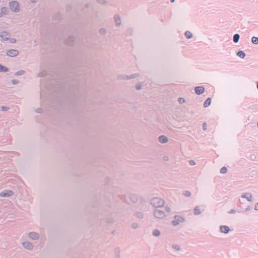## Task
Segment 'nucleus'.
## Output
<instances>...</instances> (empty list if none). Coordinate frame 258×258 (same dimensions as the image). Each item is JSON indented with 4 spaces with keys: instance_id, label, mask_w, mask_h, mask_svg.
Returning a JSON list of instances; mask_svg holds the SVG:
<instances>
[{
    "instance_id": "obj_1",
    "label": "nucleus",
    "mask_w": 258,
    "mask_h": 258,
    "mask_svg": "<svg viewBox=\"0 0 258 258\" xmlns=\"http://www.w3.org/2000/svg\"><path fill=\"white\" fill-rule=\"evenodd\" d=\"M164 204V200L159 198H153L150 200V204L156 208L162 207Z\"/></svg>"
},
{
    "instance_id": "obj_2",
    "label": "nucleus",
    "mask_w": 258,
    "mask_h": 258,
    "mask_svg": "<svg viewBox=\"0 0 258 258\" xmlns=\"http://www.w3.org/2000/svg\"><path fill=\"white\" fill-rule=\"evenodd\" d=\"M9 7L10 10L13 12H18L20 11L19 3L16 1L10 2Z\"/></svg>"
},
{
    "instance_id": "obj_3",
    "label": "nucleus",
    "mask_w": 258,
    "mask_h": 258,
    "mask_svg": "<svg viewBox=\"0 0 258 258\" xmlns=\"http://www.w3.org/2000/svg\"><path fill=\"white\" fill-rule=\"evenodd\" d=\"M184 218L181 216L176 215L174 217V220L172 221V224L174 226L178 225L180 223L184 222Z\"/></svg>"
},
{
    "instance_id": "obj_4",
    "label": "nucleus",
    "mask_w": 258,
    "mask_h": 258,
    "mask_svg": "<svg viewBox=\"0 0 258 258\" xmlns=\"http://www.w3.org/2000/svg\"><path fill=\"white\" fill-rule=\"evenodd\" d=\"M154 215L155 217L158 219H163L166 216L164 212L158 209H156L154 211Z\"/></svg>"
},
{
    "instance_id": "obj_5",
    "label": "nucleus",
    "mask_w": 258,
    "mask_h": 258,
    "mask_svg": "<svg viewBox=\"0 0 258 258\" xmlns=\"http://www.w3.org/2000/svg\"><path fill=\"white\" fill-rule=\"evenodd\" d=\"M138 76V74H134L128 76L126 75H121L118 76V79H123V80H130L132 79H134L136 78Z\"/></svg>"
},
{
    "instance_id": "obj_6",
    "label": "nucleus",
    "mask_w": 258,
    "mask_h": 258,
    "mask_svg": "<svg viewBox=\"0 0 258 258\" xmlns=\"http://www.w3.org/2000/svg\"><path fill=\"white\" fill-rule=\"evenodd\" d=\"M14 192L12 190H6L0 192L1 197H9L13 195Z\"/></svg>"
},
{
    "instance_id": "obj_7",
    "label": "nucleus",
    "mask_w": 258,
    "mask_h": 258,
    "mask_svg": "<svg viewBox=\"0 0 258 258\" xmlns=\"http://www.w3.org/2000/svg\"><path fill=\"white\" fill-rule=\"evenodd\" d=\"M19 54V51L17 49H10L7 52V55L10 57H15Z\"/></svg>"
},
{
    "instance_id": "obj_8",
    "label": "nucleus",
    "mask_w": 258,
    "mask_h": 258,
    "mask_svg": "<svg viewBox=\"0 0 258 258\" xmlns=\"http://www.w3.org/2000/svg\"><path fill=\"white\" fill-rule=\"evenodd\" d=\"M242 198L246 199L249 202H252V195L249 192H244L241 196Z\"/></svg>"
},
{
    "instance_id": "obj_9",
    "label": "nucleus",
    "mask_w": 258,
    "mask_h": 258,
    "mask_svg": "<svg viewBox=\"0 0 258 258\" xmlns=\"http://www.w3.org/2000/svg\"><path fill=\"white\" fill-rule=\"evenodd\" d=\"M195 92L198 95H201L205 91V88L203 86H197L195 88Z\"/></svg>"
},
{
    "instance_id": "obj_10",
    "label": "nucleus",
    "mask_w": 258,
    "mask_h": 258,
    "mask_svg": "<svg viewBox=\"0 0 258 258\" xmlns=\"http://www.w3.org/2000/svg\"><path fill=\"white\" fill-rule=\"evenodd\" d=\"M220 230L221 232L227 234L230 231V228L227 225H221L220 226Z\"/></svg>"
},
{
    "instance_id": "obj_11",
    "label": "nucleus",
    "mask_w": 258,
    "mask_h": 258,
    "mask_svg": "<svg viewBox=\"0 0 258 258\" xmlns=\"http://www.w3.org/2000/svg\"><path fill=\"white\" fill-rule=\"evenodd\" d=\"M9 35V34L7 32L3 31L0 34V37L3 41H7L9 40V38L8 37Z\"/></svg>"
},
{
    "instance_id": "obj_12",
    "label": "nucleus",
    "mask_w": 258,
    "mask_h": 258,
    "mask_svg": "<svg viewBox=\"0 0 258 258\" xmlns=\"http://www.w3.org/2000/svg\"><path fill=\"white\" fill-rule=\"evenodd\" d=\"M29 237L33 240H37L39 238V234L35 232H31L29 234Z\"/></svg>"
},
{
    "instance_id": "obj_13",
    "label": "nucleus",
    "mask_w": 258,
    "mask_h": 258,
    "mask_svg": "<svg viewBox=\"0 0 258 258\" xmlns=\"http://www.w3.org/2000/svg\"><path fill=\"white\" fill-rule=\"evenodd\" d=\"M75 42V38L73 36L69 37L66 41V43L69 46L73 45Z\"/></svg>"
},
{
    "instance_id": "obj_14",
    "label": "nucleus",
    "mask_w": 258,
    "mask_h": 258,
    "mask_svg": "<svg viewBox=\"0 0 258 258\" xmlns=\"http://www.w3.org/2000/svg\"><path fill=\"white\" fill-rule=\"evenodd\" d=\"M23 245L25 248L29 250L32 249L33 247V244L29 242H24L23 243Z\"/></svg>"
},
{
    "instance_id": "obj_15",
    "label": "nucleus",
    "mask_w": 258,
    "mask_h": 258,
    "mask_svg": "<svg viewBox=\"0 0 258 258\" xmlns=\"http://www.w3.org/2000/svg\"><path fill=\"white\" fill-rule=\"evenodd\" d=\"M158 140L161 143H166L168 142V138L165 136H160L158 138Z\"/></svg>"
},
{
    "instance_id": "obj_16",
    "label": "nucleus",
    "mask_w": 258,
    "mask_h": 258,
    "mask_svg": "<svg viewBox=\"0 0 258 258\" xmlns=\"http://www.w3.org/2000/svg\"><path fill=\"white\" fill-rule=\"evenodd\" d=\"M114 20L116 23V26H119L121 24V19L119 15H115L114 16Z\"/></svg>"
},
{
    "instance_id": "obj_17",
    "label": "nucleus",
    "mask_w": 258,
    "mask_h": 258,
    "mask_svg": "<svg viewBox=\"0 0 258 258\" xmlns=\"http://www.w3.org/2000/svg\"><path fill=\"white\" fill-rule=\"evenodd\" d=\"M130 198L131 201L134 203H137L138 201V198L135 195H131L130 197Z\"/></svg>"
},
{
    "instance_id": "obj_18",
    "label": "nucleus",
    "mask_w": 258,
    "mask_h": 258,
    "mask_svg": "<svg viewBox=\"0 0 258 258\" xmlns=\"http://www.w3.org/2000/svg\"><path fill=\"white\" fill-rule=\"evenodd\" d=\"M201 214L200 206H197L194 209V214L195 215H199Z\"/></svg>"
},
{
    "instance_id": "obj_19",
    "label": "nucleus",
    "mask_w": 258,
    "mask_h": 258,
    "mask_svg": "<svg viewBox=\"0 0 258 258\" xmlns=\"http://www.w3.org/2000/svg\"><path fill=\"white\" fill-rule=\"evenodd\" d=\"M172 248L174 251H181V248L180 247V245L176 244H173L172 245Z\"/></svg>"
},
{
    "instance_id": "obj_20",
    "label": "nucleus",
    "mask_w": 258,
    "mask_h": 258,
    "mask_svg": "<svg viewBox=\"0 0 258 258\" xmlns=\"http://www.w3.org/2000/svg\"><path fill=\"white\" fill-rule=\"evenodd\" d=\"M211 103V99L208 98L204 103V107H208Z\"/></svg>"
},
{
    "instance_id": "obj_21",
    "label": "nucleus",
    "mask_w": 258,
    "mask_h": 258,
    "mask_svg": "<svg viewBox=\"0 0 258 258\" xmlns=\"http://www.w3.org/2000/svg\"><path fill=\"white\" fill-rule=\"evenodd\" d=\"M240 35L238 34H235L233 35V41L234 43H237L239 40Z\"/></svg>"
},
{
    "instance_id": "obj_22",
    "label": "nucleus",
    "mask_w": 258,
    "mask_h": 258,
    "mask_svg": "<svg viewBox=\"0 0 258 258\" xmlns=\"http://www.w3.org/2000/svg\"><path fill=\"white\" fill-rule=\"evenodd\" d=\"M184 35L187 39H190L192 37V34L189 31H186Z\"/></svg>"
},
{
    "instance_id": "obj_23",
    "label": "nucleus",
    "mask_w": 258,
    "mask_h": 258,
    "mask_svg": "<svg viewBox=\"0 0 258 258\" xmlns=\"http://www.w3.org/2000/svg\"><path fill=\"white\" fill-rule=\"evenodd\" d=\"M236 55L241 58H243L245 56V53L241 50L238 51Z\"/></svg>"
},
{
    "instance_id": "obj_24",
    "label": "nucleus",
    "mask_w": 258,
    "mask_h": 258,
    "mask_svg": "<svg viewBox=\"0 0 258 258\" xmlns=\"http://www.w3.org/2000/svg\"><path fill=\"white\" fill-rule=\"evenodd\" d=\"M152 234L154 236L158 237L160 236V232L158 229H156L152 231Z\"/></svg>"
},
{
    "instance_id": "obj_25",
    "label": "nucleus",
    "mask_w": 258,
    "mask_h": 258,
    "mask_svg": "<svg viewBox=\"0 0 258 258\" xmlns=\"http://www.w3.org/2000/svg\"><path fill=\"white\" fill-rule=\"evenodd\" d=\"M9 71V69L0 64V72H7Z\"/></svg>"
},
{
    "instance_id": "obj_26",
    "label": "nucleus",
    "mask_w": 258,
    "mask_h": 258,
    "mask_svg": "<svg viewBox=\"0 0 258 258\" xmlns=\"http://www.w3.org/2000/svg\"><path fill=\"white\" fill-rule=\"evenodd\" d=\"M251 42L253 44H258V38L257 37L253 36L251 38Z\"/></svg>"
},
{
    "instance_id": "obj_27",
    "label": "nucleus",
    "mask_w": 258,
    "mask_h": 258,
    "mask_svg": "<svg viewBox=\"0 0 258 258\" xmlns=\"http://www.w3.org/2000/svg\"><path fill=\"white\" fill-rule=\"evenodd\" d=\"M25 74V71L23 70H20L15 73V76H21L24 75Z\"/></svg>"
},
{
    "instance_id": "obj_28",
    "label": "nucleus",
    "mask_w": 258,
    "mask_h": 258,
    "mask_svg": "<svg viewBox=\"0 0 258 258\" xmlns=\"http://www.w3.org/2000/svg\"><path fill=\"white\" fill-rule=\"evenodd\" d=\"M183 195L187 197H190L191 195V192L189 191L188 190H184L183 192Z\"/></svg>"
},
{
    "instance_id": "obj_29",
    "label": "nucleus",
    "mask_w": 258,
    "mask_h": 258,
    "mask_svg": "<svg viewBox=\"0 0 258 258\" xmlns=\"http://www.w3.org/2000/svg\"><path fill=\"white\" fill-rule=\"evenodd\" d=\"M115 258H119V249L118 248H116L115 249Z\"/></svg>"
},
{
    "instance_id": "obj_30",
    "label": "nucleus",
    "mask_w": 258,
    "mask_h": 258,
    "mask_svg": "<svg viewBox=\"0 0 258 258\" xmlns=\"http://www.w3.org/2000/svg\"><path fill=\"white\" fill-rule=\"evenodd\" d=\"M1 12L3 14H7L8 12V8L7 7H2L1 8Z\"/></svg>"
},
{
    "instance_id": "obj_31",
    "label": "nucleus",
    "mask_w": 258,
    "mask_h": 258,
    "mask_svg": "<svg viewBox=\"0 0 258 258\" xmlns=\"http://www.w3.org/2000/svg\"><path fill=\"white\" fill-rule=\"evenodd\" d=\"M227 171V168L225 167H223L220 169V173L224 174V173H226Z\"/></svg>"
},
{
    "instance_id": "obj_32",
    "label": "nucleus",
    "mask_w": 258,
    "mask_h": 258,
    "mask_svg": "<svg viewBox=\"0 0 258 258\" xmlns=\"http://www.w3.org/2000/svg\"><path fill=\"white\" fill-rule=\"evenodd\" d=\"M136 216L139 218H143V214L142 212H137Z\"/></svg>"
},
{
    "instance_id": "obj_33",
    "label": "nucleus",
    "mask_w": 258,
    "mask_h": 258,
    "mask_svg": "<svg viewBox=\"0 0 258 258\" xmlns=\"http://www.w3.org/2000/svg\"><path fill=\"white\" fill-rule=\"evenodd\" d=\"M9 107H7V106H2L1 107V110L3 111H7L8 110H9Z\"/></svg>"
},
{
    "instance_id": "obj_34",
    "label": "nucleus",
    "mask_w": 258,
    "mask_h": 258,
    "mask_svg": "<svg viewBox=\"0 0 258 258\" xmlns=\"http://www.w3.org/2000/svg\"><path fill=\"white\" fill-rule=\"evenodd\" d=\"M106 30L105 29H103V28H101L99 30V33L101 35H104L106 34Z\"/></svg>"
},
{
    "instance_id": "obj_35",
    "label": "nucleus",
    "mask_w": 258,
    "mask_h": 258,
    "mask_svg": "<svg viewBox=\"0 0 258 258\" xmlns=\"http://www.w3.org/2000/svg\"><path fill=\"white\" fill-rule=\"evenodd\" d=\"M37 76L38 77H43L45 76V72H40L38 74Z\"/></svg>"
},
{
    "instance_id": "obj_36",
    "label": "nucleus",
    "mask_w": 258,
    "mask_h": 258,
    "mask_svg": "<svg viewBox=\"0 0 258 258\" xmlns=\"http://www.w3.org/2000/svg\"><path fill=\"white\" fill-rule=\"evenodd\" d=\"M178 101L180 104H182L185 102V99L183 98L179 97Z\"/></svg>"
},
{
    "instance_id": "obj_37",
    "label": "nucleus",
    "mask_w": 258,
    "mask_h": 258,
    "mask_svg": "<svg viewBox=\"0 0 258 258\" xmlns=\"http://www.w3.org/2000/svg\"><path fill=\"white\" fill-rule=\"evenodd\" d=\"M135 88H136V89L137 90H140L142 89V86L139 83L138 84H137L135 86Z\"/></svg>"
},
{
    "instance_id": "obj_38",
    "label": "nucleus",
    "mask_w": 258,
    "mask_h": 258,
    "mask_svg": "<svg viewBox=\"0 0 258 258\" xmlns=\"http://www.w3.org/2000/svg\"><path fill=\"white\" fill-rule=\"evenodd\" d=\"M138 227H139L138 224L137 223H133L132 224V227L133 229L137 228Z\"/></svg>"
},
{
    "instance_id": "obj_39",
    "label": "nucleus",
    "mask_w": 258,
    "mask_h": 258,
    "mask_svg": "<svg viewBox=\"0 0 258 258\" xmlns=\"http://www.w3.org/2000/svg\"><path fill=\"white\" fill-rule=\"evenodd\" d=\"M165 210H166V212L167 213H170L171 212V208L169 207H168V206H166L165 207Z\"/></svg>"
},
{
    "instance_id": "obj_40",
    "label": "nucleus",
    "mask_w": 258,
    "mask_h": 258,
    "mask_svg": "<svg viewBox=\"0 0 258 258\" xmlns=\"http://www.w3.org/2000/svg\"><path fill=\"white\" fill-rule=\"evenodd\" d=\"M97 2L100 4H104L106 3L105 0H97Z\"/></svg>"
},
{
    "instance_id": "obj_41",
    "label": "nucleus",
    "mask_w": 258,
    "mask_h": 258,
    "mask_svg": "<svg viewBox=\"0 0 258 258\" xmlns=\"http://www.w3.org/2000/svg\"><path fill=\"white\" fill-rule=\"evenodd\" d=\"M12 83L13 85H16L19 83V81L17 80H13Z\"/></svg>"
},
{
    "instance_id": "obj_42",
    "label": "nucleus",
    "mask_w": 258,
    "mask_h": 258,
    "mask_svg": "<svg viewBox=\"0 0 258 258\" xmlns=\"http://www.w3.org/2000/svg\"><path fill=\"white\" fill-rule=\"evenodd\" d=\"M236 213V211L234 209H231L228 212V214H234Z\"/></svg>"
},
{
    "instance_id": "obj_43",
    "label": "nucleus",
    "mask_w": 258,
    "mask_h": 258,
    "mask_svg": "<svg viewBox=\"0 0 258 258\" xmlns=\"http://www.w3.org/2000/svg\"><path fill=\"white\" fill-rule=\"evenodd\" d=\"M189 164L190 165H195L196 164V163H195V162L194 160H190L189 161Z\"/></svg>"
},
{
    "instance_id": "obj_44",
    "label": "nucleus",
    "mask_w": 258,
    "mask_h": 258,
    "mask_svg": "<svg viewBox=\"0 0 258 258\" xmlns=\"http://www.w3.org/2000/svg\"><path fill=\"white\" fill-rule=\"evenodd\" d=\"M36 112L37 113H41L42 112V109L38 108L36 110Z\"/></svg>"
},
{
    "instance_id": "obj_45",
    "label": "nucleus",
    "mask_w": 258,
    "mask_h": 258,
    "mask_svg": "<svg viewBox=\"0 0 258 258\" xmlns=\"http://www.w3.org/2000/svg\"><path fill=\"white\" fill-rule=\"evenodd\" d=\"M203 128L204 130H206L207 129V124L206 122L203 123Z\"/></svg>"
},
{
    "instance_id": "obj_46",
    "label": "nucleus",
    "mask_w": 258,
    "mask_h": 258,
    "mask_svg": "<svg viewBox=\"0 0 258 258\" xmlns=\"http://www.w3.org/2000/svg\"><path fill=\"white\" fill-rule=\"evenodd\" d=\"M10 42L11 43H15L16 42V40L15 38H11L10 39Z\"/></svg>"
},
{
    "instance_id": "obj_47",
    "label": "nucleus",
    "mask_w": 258,
    "mask_h": 258,
    "mask_svg": "<svg viewBox=\"0 0 258 258\" xmlns=\"http://www.w3.org/2000/svg\"><path fill=\"white\" fill-rule=\"evenodd\" d=\"M254 209V210L255 211H257L258 210V203H256L255 204Z\"/></svg>"
},
{
    "instance_id": "obj_48",
    "label": "nucleus",
    "mask_w": 258,
    "mask_h": 258,
    "mask_svg": "<svg viewBox=\"0 0 258 258\" xmlns=\"http://www.w3.org/2000/svg\"><path fill=\"white\" fill-rule=\"evenodd\" d=\"M164 160H168V158L167 156H165V157H164Z\"/></svg>"
},
{
    "instance_id": "obj_49",
    "label": "nucleus",
    "mask_w": 258,
    "mask_h": 258,
    "mask_svg": "<svg viewBox=\"0 0 258 258\" xmlns=\"http://www.w3.org/2000/svg\"><path fill=\"white\" fill-rule=\"evenodd\" d=\"M3 16V14L1 12H0V18H2Z\"/></svg>"
},
{
    "instance_id": "obj_50",
    "label": "nucleus",
    "mask_w": 258,
    "mask_h": 258,
    "mask_svg": "<svg viewBox=\"0 0 258 258\" xmlns=\"http://www.w3.org/2000/svg\"><path fill=\"white\" fill-rule=\"evenodd\" d=\"M31 2L33 3H34L36 2V0H31Z\"/></svg>"
},
{
    "instance_id": "obj_51",
    "label": "nucleus",
    "mask_w": 258,
    "mask_h": 258,
    "mask_svg": "<svg viewBox=\"0 0 258 258\" xmlns=\"http://www.w3.org/2000/svg\"><path fill=\"white\" fill-rule=\"evenodd\" d=\"M249 210V208L248 207V208H247L245 210H246V211H248Z\"/></svg>"
},
{
    "instance_id": "obj_52",
    "label": "nucleus",
    "mask_w": 258,
    "mask_h": 258,
    "mask_svg": "<svg viewBox=\"0 0 258 258\" xmlns=\"http://www.w3.org/2000/svg\"><path fill=\"white\" fill-rule=\"evenodd\" d=\"M256 88L258 89V81L256 82Z\"/></svg>"
},
{
    "instance_id": "obj_53",
    "label": "nucleus",
    "mask_w": 258,
    "mask_h": 258,
    "mask_svg": "<svg viewBox=\"0 0 258 258\" xmlns=\"http://www.w3.org/2000/svg\"><path fill=\"white\" fill-rule=\"evenodd\" d=\"M170 2L171 3H174L175 2V0H171Z\"/></svg>"
}]
</instances>
